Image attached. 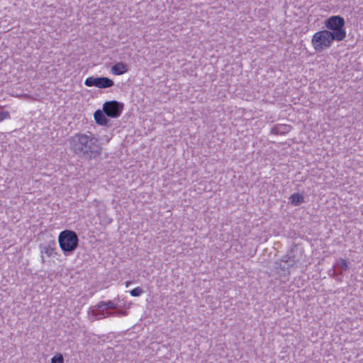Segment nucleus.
I'll return each instance as SVG.
<instances>
[{"label": "nucleus", "mask_w": 363, "mask_h": 363, "mask_svg": "<svg viewBox=\"0 0 363 363\" xmlns=\"http://www.w3.org/2000/svg\"><path fill=\"white\" fill-rule=\"evenodd\" d=\"M69 145L70 150L77 157L86 160L96 159L103 150L99 138L91 132L74 134L69 138Z\"/></svg>", "instance_id": "1"}, {"label": "nucleus", "mask_w": 363, "mask_h": 363, "mask_svg": "<svg viewBox=\"0 0 363 363\" xmlns=\"http://www.w3.org/2000/svg\"><path fill=\"white\" fill-rule=\"evenodd\" d=\"M79 242L78 235L73 230H65L59 234V245L66 256H69L74 252L79 245Z\"/></svg>", "instance_id": "2"}, {"label": "nucleus", "mask_w": 363, "mask_h": 363, "mask_svg": "<svg viewBox=\"0 0 363 363\" xmlns=\"http://www.w3.org/2000/svg\"><path fill=\"white\" fill-rule=\"evenodd\" d=\"M345 21L340 16H332L325 21V26L335 41L343 40L346 37Z\"/></svg>", "instance_id": "3"}, {"label": "nucleus", "mask_w": 363, "mask_h": 363, "mask_svg": "<svg viewBox=\"0 0 363 363\" xmlns=\"http://www.w3.org/2000/svg\"><path fill=\"white\" fill-rule=\"evenodd\" d=\"M333 41H335V38H332L328 30L316 32L311 39V43L317 52H321L330 48Z\"/></svg>", "instance_id": "4"}, {"label": "nucleus", "mask_w": 363, "mask_h": 363, "mask_svg": "<svg viewBox=\"0 0 363 363\" xmlns=\"http://www.w3.org/2000/svg\"><path fill=\"white\" fill-rule=\"evenodd\" d=\"M123 108V104L116 100L106 101L103 105V109L106 116L112 118L119 117Z\"/></svg>", "instance_id": "5"}, {"label": "nucleus", "mask_w": 363, "mask_h": 363, "mask_svg": "<svg viewBox=\"0 0 363 363\" xmlns=\"http://www.w3.org/2000/svg\"><path fill=\"white\" fill-rule=\"evenodd\" d=\"M84 85L89 87L95 86L99 89H106L112 87L114 82L106 77H89L84 81Z\"/></svg>", "instance_id": "6"}, {"label": "nucleus", "mask_w": 363, "mask_h": 363, "mask_svg": "<svg viewBox=\"0 0 363 363\" xmlns=\"http://www.w3.org/2000/svg\"><path fill=\"white\" fill-rule=\"evenodd\" d=\"M40 250L42 262H45L44 255L48 257H54L56 255L55 252L56 250V242L55 240H51L47 243H40L39 245Z\"/></svg>", "instance_id": "7"}, {"label": "nucleus", "mask_w": 363, "mask_h": 363, "mask_svg": "<svg viewBox=\"0 0 363 363\" xmlns=\"http://www.w3.org/2000/svg\"><path fill=\"white\" fill-rule=\"evenodd\" d=\"M129 70L128 65L123 62H117L111 67V71L115 75H121Z\"/></svg>", "instance_id": "8"}, {"label": "nucleus", "mask_w": 363, "mask_h": 363, "mask_svg": "<svg viewBox=\"0 0 363 363\" xmlns=\"http://www.w3.org/2000/svg\"><path fill=\"white\" fill-rule=\"evenodd\" d=\"M94 120L98 125H107L109 122V120L107 118V116L104 113V109L96 110L94 112Z\"/></svg>", "instance_id": "9"}, {"label": "nucleus", "mask_w": 363, "mask_h": 363, "mask_svg": "<svg viewBox=\"0 0 363 363\" xmlns=\"http://www.w3.org/2000/svg\"><path fill=\"white\" fill-rule=\"evenodd\" d=\"M291 130V126L286 124H278L273 127L271 133L274 135H284L288 133Z\"/></svg>", "instance_id": "10"}, {"label": "nucleus", "mask_w": 363, "mask_h": 363, "mask_svg": "<svg viewBox=\"0 0 363 363\" xmlns=\"http://www.w3.org/2000/svg\"><path fill=\"white\" fill-rule=\"evenodd\" d=\"M281 261L284 263V264L280 266L281 269L293 267L296 264L294 258L289 255L284 256Z\"/></svg>", "instance_id": "11"}, {"label": "nucleus", "mask_w": 363, "mask_h": 363, "mask_svg": "<svg viewBox=\"0 0 363 363\" xmlns=\"http://www.w3.org/2000/svg\"><path fill=\"white\" fill-rule=\"evenodd\" d=\"M289 201L293 206H299L305 202L303 195L298 193H294L289 197Z\"/></svg>", "instance_id": "12"}, {"label": "nucleus", "mask_w": 363, "mask_h": 363, "mask_svg": "<svg viewBox=\"0 0 363 363\" xmlns=\"http://www.w3.org/2000/svg\"><path fill=\"white\" fill-rule=\"evenodd\" d=\"M335 267L342 271H347L349 268L347 262L342 258H340L336 262Z\"/></svg>", "instance_id": "13"}, {"label": "nucleus", "mask_w": 363, "mask_h": 363, "mask_svg": "<svg viewBox=\"0 0 363 363\" xmlns=\"http://www.w3.org/2000/svg\"><path fill=\"white\" fill-rule=\"evenodd\" d=\"M104 305V301H99L96 306L91 308V311H105L106 309L105 308Z\"/></svg>", "instance_id": "14"}, {"label": "nucleus", "mask_w": 363, "mask_h": 363, "mask_svg": "<svg viewBox=\"0 0 363 363\" xmlns=\"http://www.w3.org/2000/svg\"><path fill=\"white\" fill-rule=\"evenodd\" d=\"M91 313L96 320L105 318V311H91Z\"/></svg>", "instance_id": "15"}, {"label": "nucleus", "mask_w": 363, "mask_h": 363, "mask_svg": "<svg viewBox=\"0 0 363 363\" xmlns=\"http://www.w3.org/2000/svg\"><path fill=\"white\" fill-rule=\"evenodd\" d=\"M51 363H64V358L62 354L59 353L51 359Z\"/></svg>", "instance_id": "16"}, {"label": "nucleus", "mask_w": 363, "mask_h": 363, "mask_svg": "<svg viewBox=\"0 0 363 363\" xmlns=\"http://www.w3.org/2000/svg\"><path fill=\"white\" fill-rule=\"evenodd\" d=\"M143 293V290L140 287H136L130 291L132 296L138 297Z\"/></svg>", "instance_id": "17"}, {"label": "nucleus", "mask_w": 363, "mask_h": 363, "mask_svg": "<svg viewBox=\"0 0 363 363\" xmlns=\"http://www.w3.org/2000/svg\"><path fill=\"white\" fill-rule=\"evenodd\" d=\"M104 304L106 311L108 309H116L117 308V304L113 301H104Z\"/></svg>", "instance_id": "18"}, {"label": "nucleus", "mask_w": 363, "mask_h": 363, "mask_svg": "<svg viewBox=\"0 0 363 363\" xmlns=\"http://www.w3.org/2000/svg\"><path fill=\"white\" fill-rule=\"evenodd\" d=\"M8 118H9V113L8 111L0 112V122Z\"/></svg>", "instance_id": "19"}, {"label": "nucleus", "mask_w": 363, "mask_h": 363, "mask_svg": "<svg viewBox=\"0 0 363 363\" xmlns=\"http://www.w3.org/2000/svg\"><path fill=\"white\" fill-rule=\"evenodd\" d=\"M115 315H118V316L119 315L125 316V315H126V312L123 311H119L115 312Z\"/></svg>", "instance_id": "20"}, {"label": "nucleus", "mask_w": 363, "mask_h": 363, "mask_svg": "<svg viewBox=\"0 0 363 363\" xmlns=\"http://www.w3.org/2000/svg\"><path fill=\"white\" fill-rule=\"evenodd\" d=\"M115 315V313L105 311V318Z\"/></svg>", "instance_id": "21"}, {"label": "nucleus", "mask_w": 363, "mask_h": 363, "mask_svg": "<svg viewBox=\"0 0 363 363\" xmlns=\"http://www.w3.org/2000/svg\"><path fill=\"white\" fill-rule=\"evenodd\" d=\"M342 271L340 269L336 268L333 272V276L342 274Z\"/></svg>", "instance_id": "22"}, {"label": "nucleus", "mask_w": 363, "mask_h": 363, "mask_svg": "<svg viewBox=\"0 0 363 363\" xmlns=\"http://www.w3.org/2000/svg\"><path fill=\"white\" fill-rule=\"evenodd\" d=\"M130 284L131 282L129 281H125V286L128 287Z\"/></svg>", "instance_id": "23"}]
</instances>
